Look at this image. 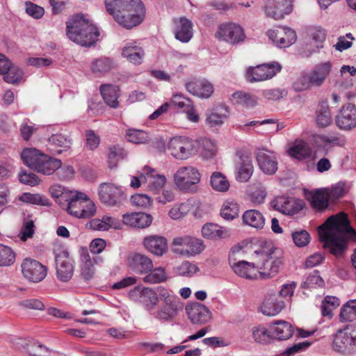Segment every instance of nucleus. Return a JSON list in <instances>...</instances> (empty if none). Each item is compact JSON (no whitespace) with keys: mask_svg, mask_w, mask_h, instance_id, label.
Segmentation results:
<instances>
[{"mask_svg":"<svg viewBox=\"0 0 356 356\" xmlns=\"http://www.w3.org/2000/svg\"><path fill=\"white\" fill-rule=\"evenodd\" d=\"M320 239L323 248L330 252L341 256L347 248V236L356 241V231L350 227L347 215L341 212L329 217L318 228Z\"/></svg>","mask_w":356,"mask_h":356,"instance_id":"f257e3e1","label":"nucleus"},{"mask_svg":"<svg viewBox=\"0 0 356 356\" xmlns=\"http://www.w3.org/2000/svg\"><path fill=\"white\" fill-rule=\"evenodd\" d=\"M66 24L67 35L74 42L87 47L97 42L99 31L84 15H73Z\"/></svg>","mask_w":356,"mask_h":356,"instance_id":"f03ea898","label":"nucleus"},{"mask_svg":"<svg viewBox=\"0 0 356 356\" xmlns=\"http://www.w3.org/2000/svg\"><path fill=\"white\" fill-rule=\"evenodd\" d=\"M254 253L258 278L269 279L279 273L282 265V252L280 249L275 248L270 242H265Z\"/></svg>","mask_w":356,"mask_h":356,"instance_id":"7ed1b4c3","label":"nucleus"},{"mask_svg":"<svg viewBox=\"0 0 356 356\" xmlns=\"http://www.w3.org/2000/svg\"><path fill=\"white\" fill-rule=\"evenodd\" d=\"M21 157L28 167L44 175L54 174L62 165L60 159L47 155L35 148L24 149Z\"/></svg>","mask_w":356,"mask_h":356,"instance_id":"20e7f679","label":"nucleus"},{"mask_svg":"<svg viewBox=\"0 0 356 356\" xmlns=\"http://www.w3.org/2000/svg\"><path fill=\"white\" fill-rule=\"evenodd\" d=\"M160 298L157 309L152 315L161 323L171 322L184 310V303L172 291L165 288L161 289Z\"/></svg>","mask_w":356,"mask_h":356,"instance_id":"39448f33","label":"nucleus"},{"mask_svg":"<svg viewBox=\"0 0 356 356\" xmlns=\"http://www.w3.org/2000/svg\"><path fill=\"white\" fill-rule=\"evenodd\" d=\"M331 70L330 62L323 63L315 66L310 72L301 74L293 83L296 91H303L312 87L321 86Z\"/></svg>","mask_w":356,"mask_h":356,"instance_id":"423d86ee","label":"nucleus"},{"mask_svg":"<svg viewBox=\"0 0 356 356\" xmlns=\"http://www.w3.org/2000/svg\"><path fill=\"white\" fill-rule=\"evenodd\" d=\"M175 186L184 193L196 192L197 184L200 182L201 175L199 170L193 166H183L179 168L174 174Z\"/></svg>","mask_w":356,"mask_h":356,"instance_id":"0eeeda50","label":"nucleus"},{"mask_svg":"<svg viewBox=\"0 0 356 356\" xmlns=\"http://www.w3.org/2000/svg\"><path fill=\"white\" fill-rule=\"evenodd\" d=\"M204 249V245L200 238L190 236H184L173 238L172 251L184 257H193L200 254Z\"/></svg>","mask_w":356,"mask_h":356,"instance_id":"6e6552de","label":"nucleus"},{"mask_svg":"<svg viewBox=\"0 0 356 356\" xmlns=\"http://www.w3.org/2000/svg\"><path fill=\"white\" fill-rule=\"evenodd\" d=\"M161 288H157L156 292L152 288L137 286L129 292V296L133 300L142 303L145 309L152 314L161 300Z\"/></svg>","mask_w":356,"mask_h":356,"instance_id":"1a4fd4ad","label":"nucleus"},{"mask_svg":"<svg viewBox=\"0 0 356 356\" xmlns=\"http://www.w3.org/2000/svg\"><path fill=\"white\" fill-rule=\"evenodd\" d=\"M145 15V9L143 3L140 0H135L133 6L123 10L113 19L122 26L130 29L140 24Z\"/></svg>","mask_w":356,"mask_h":356,"instance_id":"9d476101","label":"nucleus"},{"mask_svg":"<svg viewBox=\"0 0 356 356\" xmlns=\"http://www.w3.org/2000/svg\"><path fill=\"white\" fill-rule=\"evenodd\" d=\"M100 202L108 207H120L127 199L121 187L111 183H102L98 188Z\"/></svg>","mask_w":356,"mask_h":356,"instance_id":"9b49d317","label":"nucleus"},{"mask_svg":"<svg viewBox=\"0 0 356 356\" xmlns=\"http://www.w3.org/2000/svg\"><path fill=\"white\" fill-rule=\"evenodd\" d=\"M240 248H232L229 255V263L234 272L238 276L245 279H258V270L255 261L248 262L243 260H238L237 255L241 254Z\"/></svg>","mask_w":356,"mask_h":356,"instance_id":"f8f14e48","label":"nucleus"},{"mask_svg":"<svg viewBox=\"0 0 356 356\" xmlns=\"http://www.w3.org/2000/svg\"><path fill=\"white\" fill-rule=\"evenodd\" d=\"M170 154L175 159L185 160L195 151V142L184 136L171 138L168 145Z\"/></svg>","mask_w":356,"mask_h":356,"instance_id":"ddd939ff","label":"nucleus"},{"mask_svg":"<svg viewBox=\"0 0 356 356\" xmlns=\"http://www.w3.org/2000/svg\"><path fill=\"white\" fill-rule=\"evenodd\" d=\"M23 277L29 282L39 283L47 276V268L38 261L26 257L21 264Z\"/></svg>","mask_w":356,"mask_h":356,"instance_id":"4468645a","label":"nucleus"},{"mask_svg":"<svg viewBox=\"0 0 356 356\" xmlns=\"http://www.w3.org/2000/svg\"><path fill=\"white\" fill-rule=\"evenodd\" d=\"M333 349L338 353H349L356 346V326L350 325L339 330L334 336Z\"/></svg>","mask_w":356,"mask_h":356,"instance_id":"2eb2a0df","label":"nucleus"},{"mask_svg":"<svg viewBox=\"0 0 356 356\" xmlns=\"http://www.w3.org/2000/svg\"><path fill=\"white\" fill-rule=\"evenodd\" d=\"M281 68V65L277 62L250 67L247 70L246 78L250 83L266 81L275 76Z\"/></svg>","mask_w":356,"mask_h":356,"instance_id":"dca6fc26","label":"nucleus"},{"mask_svg":"<svg viewBox=\"0 0 356 356\" xmlns=\"http://www.w3.org/2000/svg\"><path fill=\"white\" fill-rule=\"evenodd\" d=\"M56 277L58 280L67 282L70 281L74 274V260L70 257L66 250L59 251L55 255Z\"/></svg>","mask_w":356,"mask_h":356,"instance_id":"f3484780","label":"nucleus"},{"mask_svg":"<svg viewBox=\"0 0 356 356\" xmlns=\"http://www.w3.org/2000/svg\"><path fill=\"white\" fill-rule=\"evenodd\" d=\"M294 0H266L264 10L266 17L275 20L282 19L293 10Z\"/></svg>","mask_w":356,"mask_h":356,"instance_id":"a211bd4d","label":"nucleus"},{"mask_svg":"<svg viewBox=\"0 0 356 356\" xmlns=\"http://www.w3.org/2000/svg\"><path fill=\"white\" fill-rule=\"evenodd\" d=\"M218 38L232 44L243 42L245 38L243 28L234 23H225L221 24L216 33Z\"/></svg>","mask_w":356,"mask_h":356,"instance_id":"6ab92c4d","label":"nucleus"},{"mask_svg":"<svg viewBox=\"0 0 356 356\" xmlns=\"http://www.w3.org/2000/svg\"><path fill=\"white\" fill-rule=\"evenodd\" d=\"M270 204L274 209L289 216L298 213L304 205L301 200L284 195L276 197Z\"/></svg>","mask_w":356,"mask_h":356,"instance_id":"aec40b11","label":"nucleus"},{"mask_svg":"<svg viewBox=\"0 0 356 356\" xmlns=\"http://www.w3.org/2000/svg\"><path fill=\"white\" fill-rule=\"evenodd\" d=\"M337 127L343 131H350L356 127V106L348 103L343 105L335 117Z\"/></svg>","mask_w":356,"mask_h":356,"instance_id":"412c9836","label":"nucleus"},{"mask_svg":"<svg viewBox=\"0 0 356 356\" xmlns=\"http://www.w3.org/2000/svg\"><path fill=\"white\" fill-rule=\"evenodd\" d=\"M255 155L257 164L264 173L271 175L277 172L278 163L273 152L266 149H258Z\"/></svg>","mask_w":356,"mask_h":356,"instance_id":"4be33fe9","label":"nucleus"},{"mask_svg":"<svg viewBox=\"0 0 356 356\" xmlns=\"http://www.w3.org/2000/svg\"><path fill=\"white\" fill-rule=\"evenodd\" d=\"M186 314L193 324L203 325L211 318V313L204 305L198 302L186 307Z\"/></svg>","mask_w":356,"mask_h":356,"instance_id":"5701e85b","label":"nucleus"},{"mask_svg":"<svg viewBox=\"0 0 356 356\" xmlns=\"http://www.w3.org/2000/svg\"><path fill=\"white\" fill-rule=\"evenodd\" d=\"M285 307V302L275 293H268L264 298L259 311L265 316H275Z\"/></svg>","mask_w":356,"mask_h":356,"instance_id":"b1692460","label":"nucleus"},{"mask_svg":"<svg viewBox=\"0 0 356 356\" xmlns=\"http://www.w3.org/2000/svg\"><path fill=\"white\" fill-rule=\"evenodd\" d=\"M229 111L226 106L218 105L206 114V124L212 128L220 127L229 118Z\"/></svg>","mask_w":356,"mask_h":356,"instance_id":"393cba45","label":"nucleus"},{"mask_svg":"<svg viewBox=\"0 0 356 356\" xmlns=\"http://www.w3.org/2000/svg\"><path fill=\"white\" fill-rule=\"evenodd\" d=\"M185 87L188 92L202 99L209 98L213 92V85L205 79H196L188 82Z\"/></svg>","mask_w":356,"mask_h":356,"instance_id":"a878e982","label":"nucleus"},{"mask_svg":"<svg viewBox=\"0 0 356 356\" xmlns=\"http://www.w3.org/2000/svg\"><path fill=\"white\" fill-rule=\"evenodd\" d=\"M175 25V37L181 42L186 43L193 38V22L185 17L174 19Z\"/></svg>","mask_w":356,"mask_h":356,"instance_id":"bb28decb","label":"nucleus"},{"mask_svg":"<svg viewBox=\"0 0 356 356\" xmlns=\"http://www.w3.org/2000/svg\"><path fill=\"white\" fill-rule=\"evenodd\" d=\"M143 243L147 251L156 256H162L168 250L167 240L161 236H147L144 238Z\"/></svg>","mask_w":356,"mask_h":356,"instance_id":"cd10ccee","label":"nucleus"},{"mask_svg":"<svg viewBox=\"0 0 356 356\" xmlns=\"http://www.w3.org/2000/svg\"><path fill=\"white\" fill-rule=\"evenodd\" d=\"M122 222L124 225L137 228H146L152 222V216L143 212H133L122 215Z\"/></svg>","mask_w":356,"mask_h":356,"instance_id":"c85d7f7f","label":"nucleus"},{"mask_svg":"<svg viewBox=\"0 0 356 356\" xmlns=\"http://www.w3.org/2000/svg\"><path fill=\"white\" fill-rule=\"evenodd\" d=\"M48 149L54 155L60 154L68 150L72 145V139L64 134H52L49 138Z\"/></svg>","mask_w":356,"mask_h":356,"instance_id":"c756f323","label":"nucleus"},{"mask_svg":"<svg viewBox=\"0 0 356 356\" xmlns=\"http://www.w3.org/2000/svg\"><path fill=\"white\" fill-rule=\"evenodd\" d=\"M144 55V50L136 42H128L122 50V57L134 65H140Z\"/></svg>","mask_w":356,"mask_h":356,"instance_id":"7c9ffc66","label":"nucleus"},{"mask_svg":"<svg viewBox=\"0 0 356 356\" xmlns=\"http://www.w3.org/2000/svg\"><path fill=\"white\" fill-rule=\"evenodd\" d=\"M129 266L134 271L141 274L149 273L154 267L152 259L140 253H136L131 256Z\"/></svg>","mask_w":356,"mask_h":356,"instance_id":"2f4dec72","label":"nucleus"},{"mask_svg":"<svg viewBox=\"0 0 356 356\" xmlns=\"http://www.w3.org/2000/svg\"><path fill=\"white\" fill-rule=\"evenodd\" d=\"M273 339L279 341L289 339L294 333L293 325L285 321H277L270 326Z\"/></svg>","mask_w":356,"mask_h":356,"instance_id":"473e14b6","label":"nucleus"},{"mask_svg":"<svg viewBox=\"0 0 356 356\" xmlns=\"http://www.w3.org/2000/svg\"><path fill=\"white\" fill-rule=\"evenodd\" d=\"M116 67L113 58L108 57H100L91 62L90 70L97 76H104Z\"/></svg>","mask_w":356,"mask_h":356,"instance_id":"72a5a7b5","label":"nucleus"},{"mask_svg":"<svg viewBox=\"0 0 356 356\" xmlns=\"http://www.w3.org/2000/svg\"><path fill=\"white\" fill-rule=\"evenodd\" d=\"M100 92L107 105L111 108H117L118 106V97L120 88L118 86L111 84H103L100 86Z\"/></svg>","mask_w":356,"mask_h":356,"instance_id":"f704fd0d","label":"nucleus"},{"mask_svg":"<svg viewBox=\"0 0 356 356\" xmlns=\"http://www.w3.org/2000/svg\"><path fill=\"white\" fill-rule=\"evenodd\" d=\"M95 259H91L88 252H84L81 254L80 269L81 276L85 280H91L95 273Z\"/></svg>","mask_w":356,"mask_h":356,"instance_id":"c9c22d12","label":"nucleus"},{"mask_svg":"<svg viewBox=\"0 0 356 356\" xmlns=\"http://www.w3.org/2000/svg\"><path fill=\"white\" fill-rule=\"evenodd\" d=\"M329 199L328 189H317L312 195L311 204L316 211H323L327 208Z\"/></svg>","mask_w":356,"mask_h":356,"instance_id":"e433bc0d","label":"nucleus"},{"mask_svg":"<svg viewBox=\"0 0 356 356\" xmlns=\"http://www.w3.org/2000/svg\"><path fill=\"white\" fill-rule=\"evenodd\" d=\"M202 235L209 239L222 238L229 236V231L217 224L209 222L203 225Z\"/></svg>","mask_w":356,"mask_h":356,"instance_id":"4c0bfd02","label":"nucleus"},{"mask_svg":"<svg viewBox=\"0 0 356 356\" xmlns=\"http://www.w3.org/2000/svg\"><path fill=\"white\" fill-rule=\"evenodd\" d=\"M135 0H105V6L108 14L113 18L123 10L133 6Z\"/></svg>","mask_w":356,"mask_h":356,"instance_id":"58836bf2","label":"nucleus"},{"mask_svg":"<svg viewBox=\"0 0 356 356\" xmlns=\"http://www.w3.org/2000/svg\"><path fill=\"white\" fill-rule=\"evenodd\" d=\"M90 227L93 230L107 231L110 228H120L119 220L113 217L104 216L102 219L95 218L90 222Z\"/></svg>","mask_w":356,"mask_h":356,"instance_id":"ea45409f","label":"nucleus"},{"mask_svg":"<svg viewBox=\"0 0 356 356\" xmlns=\"http://www.w3.org/2000/svg\"><path fill=\"white\" fill-rule=\"evenodd\" d=\"M243 221L245 224L257 229H261L265 225L263 214L256 209L246 211L243 215Z\"/></svg>","mask_w":356,"mask_h":356,"instance_id":"a19ab883","label":"nucleus"},{"mask_svg":"<svg viewBox=\"0 0 356 356\" xmlns=\"http://www.w3.org/2000/svg\"><path fill=\"white\" fill-rule=\"evenodd\" d=\"M316 123L318 127L324 128L332 122V115L328 105L325 103L320 104L316 111Z\"/></svg>","mask_w":356,"mask_h":356,"instance_id":"79ce46f5","label":"nucleus"},{"mask_svg":"<svg viewBox=\"0 0 356 356\" xmlns=\"http://www.w3.org/2000/svg\"><path fill=\"white\" fill-rule=\"evenodd\" d=\"M49 192L56 202L64 207L66 201L72 195L73 191L68 190L60 184H54L50 186Z\"/></svg>","mask_w":356,"mask_h":356,"instance_id":"37998d69","label":"nucleus"},{"mask_svg":"<svg viewBox=\"0 0 356 356\" xmlns=\"http://www.w3.org/2000/svg\"><path fill=\"white\" fill-rule=\"evenodd\" d=\"M81 194L84 193L78 191H73L72 195H70L67 199L65 202V205L63 207L66 209L68 213L76 218H77L82 206V202H81Z\"/></svg>","mask_w":356,"mask_h":356,"instance_id":"c03bdc74","label":"nucleus"},{"mask_svg":"<svg viewBox=\"0 0 356 356\" xmlns=\"http://www.w3.org/2000/svg\"><path fill=\"white\" fill-rule=\"evenodd\" d=\"M210 184L213 190L218 192H226L229 188V182L227 177L220 172H214L210 178Z\"/></svg>","mask_w":356,"mask_h":356,"instance_id":"a18cd8bd","label":"nucleus"},{"mask_svg":"<svg viewBox=\"0 0 356 356\" xmlns=\"http://www.w3.org/2000/svg\"><path fill=\"white\" fill-rule=\"evenodd\" d=\"M81 202H82V206L77 218H89L95 216L96 213V206L86 194H81Z\"/></svg>","mask_w":356,"mask_h":356,"instance_id":"49530a36","label":"nucleus"},{"mask_svg":"<svg viewBox=\"0 0 356 356\" xmlns=\"http://www.w3.org/2000/svg\"><path fill=\"white\" fill-rule=\"evenodd\" d=\"M16 253L9 246L0 244V267H10L16 261Z\"/></svg>","mask_w":356,"mask_h":356,"instance_id":"de8ad7c7","label":"nucleus"},{"mask_svg":"<svg viewBox=\"0 0 356 356\" xmlns=\"http://www.w3.org/2000/svg\"><path fill=\"white\" fill-rule=\"evenodd\" d=\"M339 318L341 322H351L356 319V300H350L343 305Z\"/></svg>","mask_w":356,"mask_h":356,"instance_id":"09e8293b","label":"nucleus"},{"mask_svg":"<svg viewBox=\"0 0 356 356\" xmlns=\"http://www.w3.org/2000/svg\"><path fill=\"white\" fill-rule=\"evenodd\" d=\"M167 274L165 270L162 267L152 268L143 278L144 282L147 284H159L166 281Z\"/></svg>","mask_w":356,"mask_h":356,"instance_id":"8fccbe9b","label":"nucleus"},{"mask_svg":"<svg viewBox=\"0 0 356 356\" xmlns=\"http://www.w3.org/2000/svg\"><path fill=\"white\" fill-rule=\"evenodd\" d=\"M199 270L200 268L195 264L188 261H184L181 264L174 268L175 273L182 277H192Z\"/></svg>","mask_w":356,"mask_h":356,"instance_id":"3c124183","label":"nucleus"},{"mask_svg":"<svg viewBox=\"0 0 356 356\" xmlns=\"http://www.w3.org/2000/svg\"><path fill=\"white\" fill-rule=\"evenodd\" d=\"M296 41V33L290 28H283L280 31L279 38L277 39V44L280 47H287Z\"/></svg>","mask_w":356,"mask_h":356,"instance_id":"603ef678","label":"nucleus"},{"mask_svg":"<svg viewBox=\"0 0 356 356\" xmlns=\"http://www.w3.org/2000/svg\"><path fill=\"white\" fill-rule=\"evenodd\" d=\"M154 170H148L147 172V178L151 179L149 180V184L148 185L149 189L150 191H152L154 193H158L165 185L166 184V177L163 175H154L152 172Z\"/></svg>","mask_w":356,"mask_h":356,"instance_id":"864d4df0","label":"nucleus"},{"mask_svg":"<svg viewBox=\"0 0 356 356\" xmlns=\"http://www.w3.org/2000/svg\"><path fill=\"white\" fill-rule=\"evenodd\" d=\"M239 205L234 201L225 202L220 210L221 216L225 220H233L238 216Z\"/></svg>","mask_w":356,"mask_h":356,"instance_id":"5fc2aeb1","label":"nucleus"},{"mask_svg":"<svg viewBox=\"0 0 356 356\" xmlns=\"http://www.w3.org/2000/svg\"><path fill=\"white\" fill-rule=\"evenodd\" d=\"M340 305V300L335 296H326L322 301L321 305V314L323 316H332V311Z\"/></svg>","mask_w":356,"mask_h":356,"instance_id":"6e6d98bb","label":"nucleus"},{"mask_svg":"<svg viewBox=\"0 0 356 356\" xmlns=\"http://www.w3.org/2000/svg\"><path fill=\"white\" fill-rule=\"evenodd\" d=\"M252 172L253 165L252 161L248 157H246L245 159H243L242 164L236 175V179L241 182H246L250 179Z\"/></svg>","mask_w":356,"mask_h":356,"instance_id":"4d7b16f0","label":"nucleus"},{"mask_svg":"<svg viewBox=\"0 0 356 356\" xmlns=\"http://www.w3.org/2000/svg\"><path fill=\"white\" fill-rule=\"evenodd\" d=\"M252 334L254 340L261 344H267L273 340L270 332L264 326L253 327Z\"/></svg>","mask_w":356,"mask_h":356,"instance_id":"13d9d810","label":"nucleus"},{"mask_svg":"<svg viewBox=\"0 0 356 356\" xmlns=\"http://www.w3.org/2000/svg\"><path fill=\"white\" fill-rule=\"evenodd\" d=\"M108 162L110 168L116 167L117 163L126 156L123 148L119 145L110 146L108 148Z\"/></svg>","mask_w":356,"mask_h":356,"instance_id":"bf43d9fd","label":"nucleus"},{"mask_svg":"<svg viewBox=\"0 0 356 356\" xmlns=\"http://www.w3.org/2000/svg\"><path fill=\"white\" fill-rule=\"evenodd\" d=\"M126 138L131 143L140 144L148 141L149 135L140 129H129L127 131Z\"/></svg>","mask_w":356,"mask_h":356,"instance_id":"052dcab7","label":"nucleus"},{"mask_svg":"<svg viewBox=\"0 0 356 356\" xmlns=\"http://www.w3.org/2000/svg\"><path fill=\"white\" fill-rule=\"evenodd\" d=\"M19 200L25 203L37 205L49 206L50 204L49 200L45 197L41 196L39 194L29 193H23L19 196Z\"/></svg>","mask_w":356,"mask_h":356,"instance_id":"680f3d73","label":"nucleus"},{"mask_svg":"<svg viewBox=\"0 0 356 356\" xmlns=\"http://www.w3.org/2000/svg\"><path fill=\"white\" fill-rule=\"evenodd\" d=\"M291 156L302 160L309 156L310 150L305 143H299L291 147L289 150Z\"/></svg>","mask_w":356,"mask_h":356,"instance_id":"e2e57ef3","label":"nucleus"},{"mask_svg":"<svg viewBox=\"0 0 356 356\" xmlns=\"http://www.w3.org/2000/svg\"><path fill=\"white\" fill-rule=\"evenodd\" d=\"M320 138L323 143L331 147H343L346 142L345 137L339 134L322 135Z\"/></svg>","mask_w":356,"mask_h":356,"instance_id":"0e129e2a","label":"nucleus"},{"mask_svg":"<svg viewBox=\"0 0 356 356\" xmlns=\"http://www.w3.org/2000/svg\"><path fill=\"white\" fill-rule=\"evenodd\" d=\"M131 202L134 206L141 209H147L152 204V198L149 195L142 193L132 195L131 197Z\"/></svg>","mask_w":356,"mask_h":356,"instance_id":"69168bd1","label":"nucleus"},{"mask_svg":"<svg viewBox=\"0 0 356 356\" xmlns=\"http://www.w3.org/2000/svg\"><path fill=\"white\" fill-rule=\"evenodd\" d=\"M324 285V281L319 275L318 270H314L311 273L303 283L305 288H317L322 287Z\"/></svg>","mask_w":356,"mask_h":356,"instance_id":"338daca9","label":"nucleus"},{"mask_svg":"<svg viewBox=\"0 0 356 356\" xmlns=\"http://www.w3.org/2000/svg\"><path fill=\"white\" fill-rule=\"evenodd\" d=\"M295 245L299 248L305 247L310 241V235L306 230L296 231L292 234Z\"/></svg>","mask_w":356,"mask_h":356,"instance_id":"774afa93","label":"nucleus"}]
</instances>
